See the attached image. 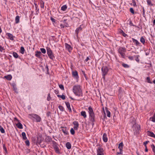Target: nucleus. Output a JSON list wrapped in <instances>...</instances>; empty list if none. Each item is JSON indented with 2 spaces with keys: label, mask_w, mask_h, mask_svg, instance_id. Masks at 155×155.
<instances>
[{
  "label": "nucleus",
  "mask_w": 155,
  "mask_h": 155,
  "mask_svg": "<svg viewBox=\"0 0 155 155\" xmlns=\"http://www.w3.org/2000/svg\"><path fill=\"white\" fill-rule=\"evenodd\" d=\"M82 95L81 89L79 86H78V96H81Z\"/></svg>",
  "instance_id": "obj_20"
},
{
  "label": "nucleus",
  "mask_w": 155,
  "mask_h": 155,
  "mask_svg": "<svg viewBox=\"0 0 155 155\" xmlns=\"http://www.w3.org/2000/svg\"><path fill=\"white\" fill-rule=\"evenodd\" d=\"M25 143L26 145L29 146L30 145L29 141L28 140H27L25 141Z\"/></svg>",
  "instance_id": "obj_46"
},
{
  "label": "nucleus",
  "mask_w": 155,
  "mask_h": 155,
  "mask_svg": "<svg viewBox=\"0 0 155 155\" xmlns=\"http://www.w3.org/2000/svg\"><path fill=\"white\" fill-rule=\"evenodd\" d=\"M47 53L49 58L52 60L54 58L53 53L51 49L49 48H47Z\"/></svg>",
  "instance_id": "obj_2"
},
{
  "label": "nucleus",
  "mask_w": 155,
  "mask_h": 155,
  "mask_svg": "<svg viewBox=\"0 0 155 155\" xmlns=\"http://www.w3.org/2000/svg\"><path fill=\"white\" fill-rule=\"evenodd\" d=\"M106 113L107 114V117H110L111 115H110V112L109 111L107 110V108H106Z\"/></svg>",
  "instance_id": "obj_30"
},
{
  "label": "nucleus",
  "mask_w": 155,
  "mask_h": 155,
  "mask_svg": "<svg viewBox=\"0 0 155 155\" xmlns=\"http://www.w3.org/2000/svg\"><path fill=\"white\" fill-rule=\"evenodd\" d=\"M40 50L41 52L43 54H45L46 52V50L45 48H41L40 49Z\"/></svg>",
  "instance_id": "obj_40"
},
{
  "label": "nucleus",
  "mask_w": 155,
  "mask_h": 155,
  "mask_svg": "<svg viewBox=\"0 0 155 155\" xmlns=\"http://www.w3.org/2000/svg\"><path fill=\"white\" fill-rule=\"evenodd\" d=\"M130 12L132 14H134V10L132 8H130Z\"/></svg>",
  "instance_id": "obj_45"
},
{
  "label": "nucleus",
  "mask_w": 155,
  "mask_h": 155,
  "mask_svg": "<svg viewBox=\"0 0 155 155\" xmlns=\"http://www.w3.org/2000/svg\"><path fill=\"white\" fill-rule=\"evenodd\" d=\"M59 86L60 87V88L62 90H64V86L61 84H59Z\"/></svg>",
  "instance_id": "obj_44"
},
{
  "label": "nucleus",
  "mask_w": 155,
  "mask_h": 155,
  "mask_svg": "<svg viewBox=\"0 0 155 155\" xmlns=\"http://www.w3.org/2000/svg\"><path fill=\"white\" fill-rule=\"evenodd\" d=\"M88 110L89 114L94 113L93 108L91 106H89L88 107Z\"/></svg>",
  "instance_id": "obj_16"
},
{
  "label": "nucleus",
  "mask_w": 155,
  "mask_h": 155,
  "mask_svg": "<svg viewBox=\"0 0 155 155\" xmlns=\"http://www.w3.org/2000/svg\"><path fill=\"white\" fill-rule=\"evenodd\" d=\"M72 74L74 77L78 75V72L76 71H73L72 72Z\"/></svg>",
  "instance_id": "obj_32"
},
{
  "label": "nucleus",
  "mask_w": 155,
  "mask_h": 155,
  "mask_svg": "<svg viewBox=\"0 0 155 155\" xmlns=\"http://www.w3.org/2000/svg\"><path fill=\"white\" fill-rule=\"evenodd\" d=\"M108 69L106 66H104L101 68L103 78L105 79V76L107 74L108 71Z\"/></svg>",
  "instance_id": "obj_3"
},
{
  "label": "nucleus",
  "mask_w": 155,
  "mask_h": 155,
  "mask_svg": "<svg viewBox=\"0 0 155 155\" xmlns=\"http://www.w3.org/2000/svg\"><path fill=\"white\" fill-rule=\"evenodd\" d=\"M133 130L134 133L136 132V133H138L140 130V127L138 125L134 126L133 127Z\"/></svg>",
  "instance_id": "obj_9"
},
{
  "label": "nucleus",
  "mask_w": 155,
  "mask_h": 155,
  "mask_svg": "<svg viewBox=\"0 0 155 155\" xmlns=\"http://www.w3.org/2000/svg\"><path fill=\"white\" fill-rule=\"evenodd\" d=\"M122 32H123V35L124 37H126L127 36V35L125 33H124L123 31H122Z\"/></svg>",
  "instance_id": "obj_59"
},
{
  "label": "nucleus",
  "mask_w": 155,
  "mask_h": 155,
  "mask_svg": "<svg viewBox=\"0 0 155 155\" xmlns=\"http://www.w3.org/2000/svg\"><path fill=\"white\" fill-rule=\"evenodd\" d=\"M122 153H123V151H121V153H120V151H119V152H118L117 153V155H123Z\"/></svg>",
  "instance_id": "obj_56"
},
{
  "label": "nucleus",
  "mask_w": 155,
  "mask_h": 155,
  "mask_svg": "<svg viewBox=\"0 0 155 155\" xmlns=\"http://www.w3.org/2000/svg\"><path fill=\"white\" fill-rule=\"evenodd\" d=\"M67 8V6L66 5H63L61 8V10L63 11H65Z\"/></svg>",
  "instance_id": "obj_29"
},
{
  "label": "nucleus",
  "mask_w": 155,
  "mask_h": 155,
  "mask_svg": "<svg viewBox=\"0 0 155 155\" xmlns=\"http://www.w3.org/2000/svg\"><path fill=\"white\" fill-rule=\"evenodd\" d=\"M97 155H104V152L103 149L101 147H99L97 149Z\"/></svg>",
  "instance_id": "obj_6"
},
{
  "label": "nucleus",
  "mask_w": 155,
  "mask_h": 155,
  "mask_svg": "<svg viewBox=\"0 0 155 155\" xmlns=\"http://www.w3.org/2000/svg\"><path fill=\"white\" fill-rule=\"evenodd\" d=\"M148 142H149V141H146L144 142L143 143V144H144V145L145 147H146L147 144Z\"/></svg>",
  "instance_id": "obj_50"
},
{
  "label": "nucleus",
  "mask_w": 155,
  "mask_h": 155,
  "mask_svg": "<svg viewBox=\"0 0 155 155\" xmlns=\"http://www.w3.org/2000/svg\"><path fill=\"white\" fill-rule=\"evenodd\" d=\"M67 21V19H64L62 20V21L64 23L66 24H67V23L66 22V21Z\"/></svg>",
  "instance_id": "obj_52"
},
{
  "label": "nucleus",
  "mask_w": 155,
  "mask_h": 155,
  "mask_svg": "<svg viewBox=\"0 0 155 155\" xmlns=\"http://www.w3.org/2000/svg\"><path fill=\"white\" fill-rule=\"evenodd\" d=\"M58 108L61 111H63L64 110V108L62 106L59 105L58 106Z\"/></svg>",
  "instance_id": "obj_39"
},
{
  "label": "nucleus",
  "mask_w": 155,
  "mask_h": 155,
  "mask_svg": "<svg viewBox=\"0 0 155 155\" xmlns=\"http://www.w3.org/2000/svg\"><path fill=\"white\" fill-rule=\"evenodd\" d=\"M65 45L66 48L69 51L72 50V48L71 46L68 44H67V43H65Z\"/></svg>",
  "instance_id": "obj_17"
},
{
  "label": "nucleus",
  "mask_w": 155,
  "mask_h": 155,
  "mask_svg": "<svg viewBox=\"0 0 155 155\" xmlns=\"http://www.w3.org/2000/svg\"><path fill=\"white\" fill-rule=\"evenodd\" d=\"M136 58V61L138 62H139L140 61L139 59V55H135L134 56Z\"/></svg>",
  "instance_id": "obj_35"
},
{
  "label": "nucleus",
  "mask_w": 155,
  "mask_h": 155,
  "mask_svg": "<svg viewBox=\"0 0 155 155\" xmlns=\"http://www.w3.org/2000/svg\"><path fill=\"white\" fill-rule=\"evenodd\" d=\"M21 135L22 137V139L23 140H25L27 139V138L26 137V134L25 132H23L21 133Z\"/></svg>",
  "instance_id": "obj_24"
},
{
  "label": "nucleus",
  "mask_w": 155,
  "mask_h": 155,
  "mask_svg": "<svg viewBox=\"0 0 155 155\" xmlns=\"http://www.w3.org/2000/svg\"><path fill=\"white\" fill-rule=\"evenodd\" d=\"M6 78L8 80H11L12 78V76L11 75L8 76H7V77H6Z\"/></svg>",
  "instance_id": "obj_51"
},
{
  "label": "nucleus",
  "mask_w": 155,
  "mask_h": 155,
  "mask_svg": "<svg viewBox=\"0 0 155 155\" xmlns=\"http://www.w3.org/2000/svg\"><path fill=\"white\" fill-rule=\"evenodd\" d=\"M151 147L154 153H155V146L153 144H152L151 145Z\"/></svg>",
  "instance_id": "obj_38"
},
{
  "label": "nucleus",
  "mask_w": 155,
  "mask_h": 155,
  "mask_svg": "<svg viewBox=\"0 0 155 155\" xmlns=\"http://www.w3.org/2000/svg\"><path fill=\"white\" fill-rule=\"evenodd\" d=\"M153 25H155V19L153 21Z\"/></svg>",
  "instance_id": "obj_64"
},
{
  "label": "nucleus",
  "mask_w": 155,
  "mask_h": 155,
  "mask_svg": "<svg viewBox=\"0 0 155 155\" xmlns=\"http://www.w3.org/2000/svg\"><path fill=\"white\" fill-rule=\"evenodd\" d=\"M61 130L65 135H67L68 134V129L66 127H61Z\"/></svg>",
  "instance_id": "obj_8"
},
{
  "label": "nucleus",
  "mask_w": 155,
  "mask_h": 155,
  "mask_svg": "<svg viewBox=\"0 0 155 155\" xmlns=\"http://www.w3.org/2000/svg\"><path fill=\"white\" fill-rule=\"evenodd\" d=\"M89 119H90V121L93 123L95 121V115L94 113L89 114Z\"/></svg>",
  "instance_id": "obj_7"
},
{
  "label": "nucleus",
  "mask_w": 155,
  "mask_h": 155,
  "mask_svg": "<svg viewBox=\"0 0 155 155\" xmlns=\"http://www.w3.org/2000/svg\"><path fill=\"white\" fill-rule=\"evenodd\" d=\"M65 103L68 110L70 111H71V110L70 107V105L69 103L68 102H65Z\"/></svg>",
  "instance_id": "obj_19"
},
{
  "label": "nucleus",
  "mask_w": 155,
  "mask_h": 155,
  "mask_svg": "<svg viewBox=\"0 0 155 155\" xmlns=\"http://www.w3.org/2000/svg\"><path fill=\"white\" fill-rule=\"evenodd\" d=\"M20 17L18 15H17L15 18V23L16 24H18L19 22Z\"/></svg>",
  "instance_id": "obj_22"
},
{
  "label": "nucleus",
  "mask_w": 155,
  "mask_h": 155,
  "mask_svg": "<svg viewBox=\"0 0 155 155\" xmlns=\"http://www.w3.org/2000/svg\"><path fill=\"white\" fill-rule=\"evenodd\" d=\"M89 60V58L88 57H87L85 59V62H87L88 60Z\"/></svg>",
  "instance_id": "obj_61"
},
{
  "label": "nucleus",
  "mask_w": 155,
  "mask_h": 155,
  "mask_svg": "<svg viewBox=\"0 0 155 155\" xmlns=\"http://www.w3.org/2000/svg\"><path fill=\"white\" fill-rule=\"evenodd\" d=\"M53 146L54 147L55 152L58 153H60V152L59 148L58 147V144L56 142L54 141L52 142Z\"/></svg>",
  "instance_id": "obj_4"
},
{
  "label": "nucleus",
  "mask_w": 155,
  "mask_h": 155,
  "mask_svg": "<svg viewBox=\"0 0 155 155\" xmlns=\"http://www.w3.org/2000/svg\"><path fill=\"white\" fill-rule=\"evenodd\" d=\"M73 91L76 95H78V86L75 85L73 87Z\"/></svg>",
  "instance_id": "obj_11"
},
{
  "label": "nucleus",
  "mask_w": 155,
  "mask_h": 155,
  "mask_svg": "<svg viewBox=\"0 0 155 155\" xmlns=\"http://www.w3.org/2000/svg\"><path fill=\"white\" fill-rule=\"evenodd\" d=\"M30 115L33 118L36 120V121L37 122H40L41 121V118L38 115L34 114H30Z\"/></svg>",
  "instance_id": "obj_5"
},
{
  "label": "nucleus",
  "mask_w": 155,
  "mask_h": 155,
  "mask_svg": "<svg viewBox=\"0 0 155 155\" xmlns=\"http://www.w3.org/2000/svg\"><path fill=\"white\" fill-rule=\"evenodd\" d=\"M0 131L2 133H5L4 129L1 125H0Z\"/></svg>",
  "instance_id": "obj_34"
},
{
  "label": "nucleus",
  "mask_w": 155,
  "mask_h": 155,
  "mask_svg": "<svg viewBox=\"0 0 155 155\" xmlns=\"http://www.w3.org/2000/svg\"><path fill=\"white\" fill-rule=\"evenodd\" d=\"M3 149L5 150V153L7 154L8 153V151L5 145V144H4L3 146Z\"/></svg>",
  "instance_id": "obj_37"
},
{
  "label": "nucleus",
  "mask_w": 155,
  "mask_h": 155,
  "mask_svg": "<svg viewBox=\"0 0 155 155\" xmlns=\"http://www.w3.org/2000/svg\"><path fill=\"white\" fill-rule=\"evenodd\" d=\"M143 17H145V10L144 9V8H143Z\"/></svg>",
  "instance_id": "obj_53"
},
{
  "label": "nucleus",
  "mask_w": 155,
  "mask_h": 155,
  "mask_svg": "<svg viewBox=\"0 0 155 155\" xmlns=\"http://www.w3.org/2000/svg\"><path fill=\"white\" fill-rule=\"evenodd\" d=\"M13 57L15 58H17L18 57V54L16 52H13Z\"/></svg>",
  "instance_id": "obj_31"
},
{
  "label": "nucleus",
  "mask_w": 155,
  "mask_h": 155,
  "mask_svg": "<svg viewBox=\"0 0 155 155\" xmlns=\"http://www.w3.org/2000/svg\"><path fill=\"white\" fill-rule=\"evenodd\" d=\"M128 58L131 60H133L134 59V57L132 56H129L128 57Z\"/></svg>",
  "instance_id": "obj_54"
},
{
  "label": "nucleus",
  "mask_w": 155,
  "mask_h": 155,
  "mask_svg": "<svg viewBox=\"0 0 155 155\" xmlns=\"http://www.w3.org/2000/svg\"><path fill=\"white\" fill-rule=\"evenodd\" d=\"M81 115L83 116L84 118L87 117V115L86 112L85 111H82L81 112Z\"/></svg>",
  "instance_id": "obj_25"
},
{
  "label": "nucleus",
  "mask_w": 155,
  "mask_h": 155,
  "mask_svg": "<svg viewBox=\"0 0 155 155\" xmlns=\"http://www.w3.org/2000/svg\"><path fill=\"white\" fill-rule=\"evenodd\" d=\"M51 19L52 21H53V22H54L55 21V20L54 18H51Z\"/></svg>",
  "instance_id": "obj_62"
},
{
  "label": "nucleus",
  "mask_w": 155,
  "mask_h": 155,
  "mask_svg": "<svg viewBox=\"0 0 155 155\" xmlns=\"http://www.w3.org/2000/svg\"><path fill=\"white\" fill-rule=\"evenodd\" d=\"M70 132H71V134L72 135H74V134L75 132H74V130L72 128L70 130Z\"/></svg>",
  "instance_id": "obj_43"
},
{
  "label": "nucleus",
  "mask_w": 155,
  "mask_h": 155,
  "mask_svg": "<svg viewBox=\"0 0 155 155\" xmlns=\"http://www.w3.org/2000/svg\"><path fill=\"white\" fill-rule=\"evenodd\" d=\"M140 41L144 45L145 43V40L143 37H142L140 38Z\"/></svg>",
  "instance_id": "obj_28"
},
{
  "label": "nucleus",
  "mask_w": 155,
  "mask_h": 155,
  "mask_svg": "<svg viewBox=\"0 0 155 155\" xmlns=\"http://www.w3.org/2000/svg\"><path fill=\"white\" fill-rule=\"evenodd\" d=\"M126 49L124 47H120L118 49V52L121 57L123 58H125Z\"/></svg>",
  "instance_id": "obj_1"
},
{
  "label": "nucleus",
  "mask_w": 155,
  "mask_h": 155,
  "mask_svg": "<svg viewBox=\"0 0 155 155\" xmlns=\"http://www.w3.org/2000/svg\"><path fill=\"white\" fill-rule=\"evenodd\" d=\"M103 139L104 142H107V138L106 133H104L103 136Z\"/></svg>",
  "instance_id": "obj_15"
},
{
  "label": "nucleus",
  "mask_w": 155,
  "mask_h": 155,
  "mask_svg": "<svg viewBox=\"0 0 155 155\" xmlns=\"http://www.w3.org/2000/svg\"><path fill=\"white\" fill-rule=\"evenodd\" d=\"M41 53L40 51H37L35 52V55L36 57L40 58L41 56Z\"/></svg>",
  "instance_id": "obj_21"
},
{
  "label": "nucleus",
  "mask_w": 155,
  "mask_h": 155,
  "mask_svg": "<svg viewBox=\"0 0 155 155\" xmlns=\"http://www.w3.org/2000/svg\"><path fill=\"white\" fill-rule=\"evenodd\" d=\"M132 3H130V5H131L133 6L134 7H137V5L135 0H132Z\"/></svg>",
  "instance_id": "obj_27"
},
{
  "label": "nucleus",
  "mask_w": 155,
  "mask_h": 155,
  "mask_svg": "<svg viewBox=\"0 0 155 155\" xmlns=\"http://www.w3.org/2000/svg\"><path fill=\"white\" fill-rule=\"evenodd\" d=\"M84 27L83 25H80V26L78 28V31L79 30H81L82 28Z\"/></svg>",
  "instance_id": "obj_47"
},
{
  "label": "nucleus",
  "mask_w": 155,
  "mask_h": 155,
  "mask_svg": "<svg viewBox=\"0 0 155 155\" xmlns=\"http://www.w3.org/2000/svg\"><path fill=\"white\" fill-rule=\"evenodd\" d=\"M21 53L22 54H24L25 51L24 48L23 47H21Z\"/></svg>",
  "instance_id": "obj_36"
},
{
  "label": "nucleus",
  "mask_w": 155,
  "mask_h": 155,
  "mask_svg": "<svg viewBox=\"0 0 155 155\" xmlns=\"http://www.w3.org/2000/svg\"><path fill=\"white\" fill-rule=\"evenodd\" d=\"M61 98L63 100H64L65 99V96L64 95H61Z\"/></svg>",
  "instance_id": "obj_55"
},
{
  "label": "nucleus",
  "mask_w": 155,
  "mask_h": 155,
  "mask_svg": "<svg viewBox=\"0 0 155 155\" xmlns=\"http://www.w3.org/2000/svg\"><path fill=\"white\" fill-rule=\"evenodd\" d=\"M124 144L122 142L120 143L119 144L118 149L119 150L120 153H121V151H123V148Z\"/></svg>",
  "instance_id": "obj_10"
},
{
  "label": "nucleus",
  "mask_w": 155,
  "mask_h": 155,
  "mask_svg": "<svg viewBox=\"0 0 155 155\" xmlns=\"http://www.w3.org/2000/svg\"><path fill=\"white\" fill-rule=\"evenodd\" d=\"M51 97L50 96V94H48V97L47 98V100L48 101H49L51 99Z\"/></svg>",
  "instance_id": "obj_49"
},
{
  "label": "nucleus",
  "mask_w": 155,
  "mask_h": 155,
  "mask_svg": "<svg viewBox=\"0 0 155 155\" xmlns=\"http://www.w3.org/2000/svg\"><path fill=\"white\" fill-rule=\"evenodd\" d=\"M16 126L19 129H22L23 128L22 125L19 121L18 122V123L16 124Z\"/></svg>",
  "instance_id": "obj_18"
},
{
  "label": "nucleus",
  "mask_w": 155,
  "mask_h": 155,
  "mask_svg": "<svg viewBox=\"0 0 155 155\" xmlns=\"http://www.w3.org/2000/svg\"><path fill=\"white\" fill-rule=\"evenodd\" d=\"M54 93L56 94H58L59 93V91L58 90H55L54 91Z\"/></svg>",
  "instance_id": "obj_60"
},
{
  "label": "nucleus",
  "mask_w": 155,
  "mask_h": 155,
  "mask_svg": "<svg viewBox=\"0 0 155 155\" xmlns=\"http://www.w3.org/2000/svg\"><path fill=\"white\" fill-rule=\"evenodd\" d=\"M147 4L150 6H153V4L152 3L151 0H147Z\"/></svg>",
  "instance_id": "obj_33"
},
{
  "label": "nucleus",
  "mask_w": 155,
  "mask_h": 155,
  "mask_svg": "<svg viewBox=\"0 0 155 155\" xmlns=\"http://www.w3.org/2000/svg\"><path fill=\"white\" fill-rule=\"evenodd\" d=\"M149 120L153 122H155V113L154 114L153 116L150 118Z\"/></svg>",
  "instance_id": "obj_23"
},
{
  "label": "nucleus",
  "mask_w": 155,
  "mask_h": 155,
  "mask_svg": "<svg viewBox=\"0 0 155 155\" xmlns=\"http://www.w3.org/2000/svg\"><path fill=\"white\" fill-rule=\"evenodd\" d=\"M147 81V82L149 83H151V82L150 81V78H149V77H148L147 78V79H146Z\"/></svg>",
  "instance_id": "obj_48"
},
{
  "label": "nucleus",
  "mask_w": 155,
  "mask_h": 155,
  "mask_svg": "<svg viewBox=\"0 0 155 155\" xmlns=\"http://www.w3.org/2000/svg\"><path fill=\"white\" fill-rule=\"evenodd\" d=\"M66 146L68 149H70L71 148V145L69 142H67L66 143Z\"/></svg>",
  "instance_id": "obj_26"
},
{
  "label": "nucleus",
  "mask_w": 155,
  "mask_h": 155,
  "mask_svg": "<svg viewBox=\"0 0 155 155\" xmlns=\"http://www.w3.org/2000/svg\"><path fill=\"white\" fill-rule=\"evenodd\" d=\"M129 25H130V26H134V25H133L132 22V21H130V22H129Z\"/></svg>",
  "instance_id": "obj_58"
},
{
  "label": "nucleus",
  "mask_w": 155,
  "mask_h": 155,
  "mask_svg": "<svg viewBox=\"0 0 155 155\" xmlns=\"http://www.w3.org/2000/svg\"><path fill=\"white\" fill-rule=\"evenodd\" d=\"M4 50V49L1 46H0V51L2 52Z\"/></svg>",
  "instance_id": "obj_57"
},
{
  "label": "nucleus",
  "mask_w": 155,
  "mask_h": 155,
  "mask_svg": "<svg viewBox=\"0 0 155 155\" xmlns=\"http://www.w3.org/2000/svg\"><path fill=\"white\" fill-rule=\"evenodd\" d=\"M122 65L125 68H128L129 67V66L128 64L124 63H123L122 64Z\"/></svg>",
  "instance_id": "obj_41"
},
{
  "label": "nucleus",
  "mask_w": 155,
  "mask_h": 155,
  "mask_svg": "<svg viewBox=\"0 0 155 155\" xmlns=\"http://www.w3.org/2000/svg\"><path fill=\"white\" fill-rule=\"evenodd\" d=\"M8 36L9 39L13 41L14 40V36L12 35V34L10 33H7L6 34Z\"/></svg>",
  "instance_id": "obj_14"
},
{
  "label": "nucleus",
  "mask_w": 155,
  "mask_h": 155,
  "mask_svg": "<svg viewBox=\"0 0 155 155\" xmlns=\"http://www.w3.org/2000/svg\"><path fill=\"white\" fill-rule=\"evenodd\" d=\"M132 39L134 43L135 44L136 46H139L140 43L137 40L134 38H132Z\"/></svg>",
  "instance_id": "obj_13"
},
{
  "label": "nucleus",
  "mask_w": 155,
  "mask_h": 155,
  "mask_svg": "<svg viewBox=\"0 0 155 155\" xmlns=\"http://www.w3.org/2000/svg\"><path fill=\"white\" fill-rule=\"evenodd\" d=\"M145 152H147L148 150V149H147V146H146V147H145Z\"/></svg>",
  "instance_id": "obj_63"
},
{
  "label": "nucleus",
  "mask_w": 155,
  "mask_h": 155,
  "mask_svg": "<svg viewBox=\"0 0 155 155\" xmlns=\"http://www.w3.org/2000/svg\"><path fill=\"white\" fill-rule=\"evenodd\" d=\"M74 124L75 125V126L74 127V128L75 129L76 128H77L78 127V122L75 121L73 122Z\"/></svg>",
  "instance_id": "obj_42"
},
{
  "label": "nucleus",
  "mask_w": 155,
  "mask_h": 155,
  "mask_svg": "<svg viewBox=\"0 0 155 155\" xmlns=\"http://www.w3.org/2000/svg\"><path fill=\"white\" fill-rule=\"evenodd\" d=\"M147 134L148 136L153 137L155 138V135L153 132L150 131H147Z\"/></svg>",
  "instance_id": "obj_12"
}]
</instances>
